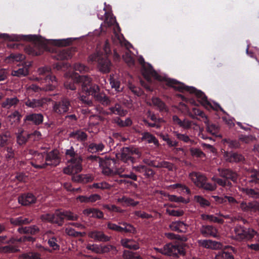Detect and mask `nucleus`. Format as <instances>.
Here are the masks:
<instances>
[{
  "instance_id": "nucleus-32",
  "label": "nucleus",
  "mask_w": 259,
  "mask_h": 259,
  "mask_svg": "<svg viewBox=\"0 0 259 259\" xmlns=\"http://www.w3.org/2000/svg\"><path fill=\"white\" fill-rule=\"evenodd\" d=\"M169 227L172 231L185 232L187 230L188 225L183 222L176 221L172 222L169 225Z\"/></svg>"
},
{
  "instance_id": "nucleus-48",
  "label": "nucleus",
  "mask_w": 259,
  "mask_h": 259,
  "mask_svg": "<svg viewBox=\"0 0 259 259\" xmlns=\"http://www.w3.org/2000/svg\"><path fill=\"white\" fill-rule=\"evenodd\" d=\"M72 43L71 38L52 40V44L56 46L66 47Z\"/></svg>"
},
{
  "instance_id": "nucleus-63",
  "label": "nucleus",
  "mask_w": 259,
  "mask_h": 259,
  "mask_svg": "<svg viewBox=\"0 0 259 259\" xmlns=\"http://www.w3.org/2000/svg\"><path fill=\"white\" fill-rule=\"evenodd\" d=\"M190 152L193 156L196 157L202 158L205 156V154L200 149L198 148H192L190 149Z\"/></svg>"
},
{
  "instance_id": "nucleus-20",
  "label": "nucleus",
  "mask_w": 259,
  "mask_h": 259,
  "mask_svg": "<svg viewBox=\"0 0 259 259\" xmlns=\"http://www.w3.org/2000/svg\"><path fill=\"white\" fill-rule=\"evenodd\" d=\"M111 41L114 46L122 47L124 46L128 49L129 46L131 45L127 42L124 38L122 34H120L116 32H114V35L112 36Z\"/></svg>"
},
{
  "instance_id": "nucleus-47",
  "label": "nucleus",
  "mask_w": 259,
  "mask_h": 259,
  "mask_svg": "<svg viewBox=\"0 0 259 259\" xmlns=\"http://www.w3.org/2000/svg\"><path fill=\"white\" fill-rule=\"evenodd\" d=\"M122 59L124 62L129 66H133L135 64V59L132 56V52L128 50H126L122 55Z\"/></svg>"
},
{
  "instance_id": "nucleus-21",
  "label": "nucleus",
  "mask_w": 259,
  "mask_h": 259,
  "mask_svg": "<svg viewBox=\"0 0 259 259\" xmlns=\"http://www.w3.org/2000/svg\"><path fill=\"white\" fill-rule=\"evenodd\" d=\"M198 243L199 246L211 249H219L222 247V244L219 242L211 240H199Z\"/></svg>"
},
{
  "instance_id": "nucleus-40",
  "label": "nucleus",
  "mask_w": 259,
  "mask_h": 259,
  "mask_svg": "<svg viewBox=\"0 0 259 259\" xmlns=\"http://www.w3.org/2000/svg\"><path fill=\"white\" fill-rule=\"evenodd\" d=\"M69 137L77 139L78 141L81 142H84L87 140L88 135L84 132L80 130H77L75 132H73L69 134Z\"/></svg>"
},
{
  "instance_id": "nucleus-27",
  "label": "nucleus",
  "mask_w": 259,
  "mask_h": 259,
  "mask_svg": "<svg viewBox=\"0 0 259 259\" xmlns=\"http://www.w3.org/2000/svg\"><path fill=\"white\" fill-rule=\"evenodd\" d=\"M45 99H30L27 98L24 101L25 105L29 108H36L43 107L46 103Z\"/></svg>"
},
{
  "instance_id": "nucleus-41",
  "label": "nucleus",
  "mask_w": 259,
  "mask_h": 259,
  "mask_svg": "<svg viewBox=\"0 0 259 259\" xmlns=\"http://www.w3.org/2000/svg\"><path fill=\"white\" fill-rule=\"evenodd\" d=\"M57 60H68L71 58V51L69 50L63 49L59 51L55 56Z\"/></svg>"
},
{
  "instance_id": "nucleus-15",
  "label": "nucleus",
  "mask_w": 259,
  "mask_h": 259,
  "mask_svg": "<svg viewBox=\"0 0 259 259\" xmlns=\"http://www.w3.org/2000/svg\"><path fill=\"white\" fill-rule=\"evenodd\" d=\"M123 225L124 226V227H122L111 222H108L107 224V227L110 230L120 233L124 232L134 234L136 232L135 228L132 225L127 223H124Z\"/></svg>"
},
{
  "instance_id": "nucleus-2",
  "label": "nucleus",
  "mask_w": 259,
  "mask_h": 259,
  "mask_svg": "<svg viewBox=\"0 0 259 259\" xmlns=\"http://www.w3.org/2000/svg\"><path fill=\"white\" fill-rule=\"evenodd\" d=\"M39 77L36 79L42 82L46 83V85L42 87H39L35 84L30 85L27 90L29 92L32 91L34 92H39L41 90L45 91H54L57 85L56 78L52 75L50 67L46 66L38 69Z\"/></svg>"
},
{
  "instance_id": "nucleus-44",
  "label": "nucleus",
  "mask_w": 259,
  "mask_h": 259,
  "mask_svg": "<svg viewBox=\"0 0 259 259\" xmlns=\"http://www.w3.org/2000/svg\"><path fill=\"white\" fill-rule=\"evenodd\" d=\"M166 82L167 85L172 87L178 91H183L184 90H186V87H184L183 84L175 79H167L166 80Z\"/></svg>"
},
{
  "instance_id": "nucleus-17",
  "label": "nucleus",
  "mask_w": 259,
  "mask_h": 259,
  "mask_svg": "<svg viewBox=\"0 0 259 259\" xmlns=\"http://www.w3.org/2000/svg\"><path fill=\"white\" fill-rule=\"evenodd\" d=\"M19 203L23 206H29L36 203V197L32 193L21 194L18 198Z\"/></svg>"
},
{
  "instance_id": "nucleus-5",
  "label": "nucleus",
  "mask_w": 259,
  "mask_h": 259,
  "mask_svg": "<svg viewBox=\"0 0 259 259\" xmlns=\"http://www.w3.org/2000/svg\"><path fill=\"white\" fill-rule=\"evenodd\" d=\"M11 48L20 49L23 48L26 53L28 55L32 56H39L41 55L45 51L48 50L47 45L41 42H32L31 44L25 47L17 42H13L8 45Z\"/></svg>"
},
{
  "instance_id": "nucleus-46",
  "label": "nucleus",
  "mask_w": 259,
  "mask_h": 259,
  "mask_svg": "<svg viewBox=\"0 0 259 259\" xmlns=\"http://www.w3.org/2000/svg\"><path fill=\"white\" fill-rule=\"evenodd\" d=\"M201 218L203 220H208L211 222L216 223L220 224H223L224 222V220L222 218L213 215L203 214L201 215Z\"/></svg>"
},
{
  "instance_id": "nucleus-52",
  "label": "nucleus",
  "mask_w": 259,
  "mask_h": 259,
  "mask_svg": "<svg viewBox=\"0 0 259 259\" xmlns=\"http://www.w3.org/2000/svg\"><path fill=\"white\" fill-rule=\"evenodd\" d=\"M173 134L174 136L177 138V139L185 143H190L191 144L194 143V141L190 139L189 137L186 134H180L177 131H174Z\"/></svg>"
},
{
  "instance_id": "nucleus-62",
  "label": "nucleus",
  "mask_w": 259,
  "mask_h": 259,
  "mask_svg": "<svg viewBox=\"0 0 259 259\" xmlns=\"http://www.w3.org/2000/svg\"><path fill=\"white\" fill-rule=\"evenodd\" d=\"M104 15L105 20L107 21V23L109 25H112L115 23H116L115 18L113 16L111 13L105 11Z\"/></svg>"
},
{
  "instance_id": "nucleus-12",
  "label": "nucleus",
  "mask_w": 259,
  "mask_h": 259,
  "mask_svg": "<svg viewBox=\"0 0 259 259\" xmlns=\"http://www.w3.org/2000/svg\"><path fill=\"white\" fill-rule=\"evenodd\" d=\"M92 62H97L100 70L103 73H108L110 70L111 62L107 58H104L99 53L92 54L89 56Z\"/></svg>"
},
{
  "instance_id": "nucleus-18",
  "label": "nucleus",
  "mask_w": 259,
  "mask_h": 259,
  "mask_svg": "<svg viewBox=\"0 0 259 259\" xmlns=\"http://www.w3.org/2000/svg\"><path fill=\"white\" fill-rule=\"evenodd\" d=\"M88 236L96 242H108L111 239V237L106 235L103 231L97 230L89 232Z\"/></svg>"
},
{
  "instance_id": "nucleus-30",
  "label": "nucleus",
  "mask_w": 259,
  "mask_h": 259,
  "mask_svg": "<svg viewBox=\"0 0 259 259\" xmlns=\"http://www.w3.org/2000/svg\"><path fill=\"white\" fill-rule=\"evenodd\" d=\"M71 179L74 182L86 184L92 182L94 178L92 175L90 174H80L72 176Z\"/></svg>"
},
{
  "instance_id": "nucleus-14",
  "label": "nucleus",
  "mask_w": 259,
  "mask_h": 259,
  "mask_svg": "<svg viewBox=\"0 0 259 259\" xmlns=\"http://www.w3.org/2000/svg\"><path fill=\"white\" fill-rule=\"evenodd\" d=\"M45 161L48 166H57L61 162L59 152L57 149L46 152Z\"/></svg>"
},
{
  "instance_id": "nucleus-1",
  "label": "nucleus",
  "mask_w": 259,
  "mask_h": 259,
  "mask_svg": "<svg viewBox=\"0 0 259 259\" xmlns=\"http://www.w3.org/2000/svg\"><path fill=\"white\" fill-rule=\"evenodd\" d=\"M80 82V90L82 93L92 96L95 100L104 106L110 105L111 101L104 93H100L99 87L94 83L91 77L82 75L78 78Z\"/></svg>"
},
{
  "instance_id": "nucleus-19",
  "label": "nucleus",
  "mask_w": 259,
  "mask_h": 259,
  "mask_svg": "<svg viewBox=\"0 0 259 259\" xmlns=\"http://www.w3.org/2000/svg\"><path fill=\"white\" fill-rule=\"evenodd\" d=\"M35 35H18L16 34L9 35L6 33L0 34V37L3 38L5 40L12 41H19L20 40H34L35 38Z\"/></svg>"
},
{
  "instance_id": "nucleus-8",
  "label": "nucleus",
  "mask_w": 259,
  "mask_h": 259,
  "mask_svg": "<svg viewBox=\"0 0 259 259\" xmlns=\"http://www.w3.org/2000/svg\"><path fill=\"white\" fill-rule=\"evenodd\" d=\"M257 234V232L252 228L237 226L234 229L232 238L239 241H247L252 239Z\"/></svg>"
},
{
  "instance_id": "nucleus-9",
  "label": "nucleus",
  "mask_w": 259,
  "mask_h": 259,
  "mask_svg": "<svg viewBox=\"0 0 259 259\" xmlns=\"http://www.w3.org/2000/svg\"><path fill=\"white\" fill-rule=\"evenodd\" d=\"M118 160L111 157H106L100 160V166L103 167V172L106 175H112L114 174L120 175L121 170L117 167Z\"/></svg>"
},
{
  "instance_id": "nucleus-49",
  "label": "nucleus",
  "mask_w": 259,
  "mask_h": 259,
  "mask_svg": "<svg viewBox=\"0 0 259 259\" xmlns=\"http://www.w3.org/2000/svg\"><path fill=\"white\" fill-rule=\"evenodd\" d=\"M29 139L28 134H24L23 132L18 133L17 136V143L19 145L25 144Z\"/></svg>"
},
{
  "instance_id": "nucleus-38",
  "label": "nucleus",
  "mask_w": 259,
  "mask_h": 259,
  "mask_svg": "<svg viewBox=\"0 0 259 259\" xmlns=\"http://www.w3.org/2000/svg\"><path fill=\"white\" fill-rule=\"evenodd\" d=\"M117 201L123 206H135L138 204V201H135L133 199L125 196L119 198Z\"/></svg>"
},
{
  "instance_id": "nucleus-43",
  "label": "nucleus",
  "mask_w": 259,
  "mask_h": 259,
  "mask_svg": "<svg viewBox=\"0 0 259 259\" xmlns=\"http://www.w3.org/2000/svg\"><path fill=\"white\" fill-rule=\"evenodd\" d=\"M104 148L105 145L102 143L99 144L92 143L88 146V151L92 153L102 152Z\"/></svg>"
},
{
  "instance_id": "nucleus-23",
  "label": "nucleus",
  "mask_w": 259,
  "mask_h": 259,
  "mask_svg": "<svg viewBox=\"0 0 259 259\" xmlns=\"http://www.w3.org/2000/svg\"><path fill=\"white\" fill-rule=\"evenodd\" d=\"M200 231L201 234L205 237L211 236L217 238L218 237V231L217 228L212 226H202L200 228Z\"/></svg>"
},
{
  "instance_id": "nucleus-57",
  "label": "nucleus",
  "mask_w": 259,
  "mask_h": 259,
  "mask_svg": "<svg viewBox=\"0 0 259 259\" xmlns=\"http://www.w3.org/2000/svg\"><path fill=\"white\" fill-rule=\"evenodd\" d=\"M211 180L217 183L219 185L225 187L226 186L231 187L232 186V184L230 182L228 181L227 180H223L219 178H217L215 176L211 178Z\"/></svg>"
},
{
  "instance_id": "nucleus-39",
  "label": "nucleus",
  "mask_w": 259,
  "mask_h": 259,
  "mask_svg": "<svg viewBox=\"0 0 259 259\" xmlns=\"http://www.w3.org/2000/svg\"><path fill=\"white\" fill-rule=\"evenodd\" d=\"M121 245L127 248L133 250H137L139 248L138 244L133 240L127 238L122 239L121 240Z\"/></svg>"
},
{
  "instance_id": "nucleus-45",
  "label": "nucleus",
  "mask_w": 259,
  "mask_h": 259,
  "mask_svg": "<svg viewBox=\"0 0 259 259\" xmlns=\"http://www.w3.org/2000/svg\"><path fill=\"white\" fill-rule=\"evenodd\" d=\"M29 74L28 67L26 66L22 67L17 70H13L11 72V75L13 76L18 77H22L27 76Z\"/></svg>"
},
{
  "instance_id": "nucleus-28",
  "label": "nucleus",
  "mask_w": 259,
  "mask_h": 259,
  "mask_svg": "<svg viewBox=\"0 0 259 259\" xmlns=\"http://www.w3.org/2000/svg\"><path fill=\"white\" fill-rule=\"evenodd\" d=\"M80 76H82V75H78L76 73L73 77L68 78L64 83L65 88L72 91L75 90L77 85L80 86V82L77 80Z\"/></svg>"
},
{
  "instance_id": "nucleus-11",
  "label": "nucleus",
  "mask_w": 259,
  "mask_h": 259,
  "mask_svg": "<svg viewBox=\"0 0 259 259\" xmlns=\"http://www.w3.org/2000/svg\"><path fill=\"white\" fill-rule=\"evenodd\" d=\"M162 254L174 256H178L179 254H184L185 252L182 246L168 243L161 248H155Z\"/></svg>"
},
{
  "instance_id": "nucleus-26",
  "label": "nucleus",
  "mask_w": 259,
  "mask_h": 259,
  "mask_svg": "<svg viewBox=\"0 0 259 259\" xmlns=\"http://www.w3.org/2000/svg\"><path fill=\"white\" fill-rule=\"evenodd\" d=\"M189 177L195 185L199 187L203 186V183L206 181V177L199 172H192L189 174Z\"/></svg>"
},
{
  "instance_id": "nucleus-13",
  "label": "nucleus",
  "mask_w": 259,
  "mask_h": 259,
  "mask_svg": "<svg viewBox=\"0 0 259 259\" xmlns=\"http://www.w3.org/2000/svg\"><path fill=\"white\" fill-rule=\"evenodd\" d=\"M44 115L40 113H30L27 114L23 119L25 125H34L38 126L41 124L44 121Z\"/></svg>"
},
{
  "instance_id": "nucleus-36",
  "label": "nucleus",
  "mask_w": 259,
  "mask_h": 259,
  "mask_svg": "<svg viewBox=\"0 0 259 259\" xmlns=\"http://www.w3.org/2000/svg\"><path fill=\"white\" fill-rule=\"evenodd\" d=\"M54 217H52V223L57 224L59 226H62L64 223V216L63 211H60L59 209L56 210L54 213L53 214Z\"/></svg>"
},
{
  "instance_id": "nucleus-4",
  "label": "nucleus",
  "mask_w": 259,
  "mask_h": 259,
  "mask_svg": "<svg viewBox=\"0 0 259 259\" xmlns=\"http://www.w3.org/2000/svg\"><path fill=\"white\" fill-rule=\"evenodd\" d=\"M58 239L57 237L53 236L50 237L48 241V243L52 249L45 247L41 245H37L36 247L38 251L32 250L26 253H24L21 255V259H43L41 256V252L47 251L52 252V250H58L60 249V245L57 243Z\"/></svg>"
},
{
  "instance_id": "nucleus-56",
  "label": "nucleus",
  "mask_w": 259,
  "mask_h": 259,
  "mask_svg": "<svg viewBox=\"0 0 259 259\" xmlns=\"http://www.w3.org/2000/svg\"><path fill=\"white\" fill-rule=\"evenodd\" d=\"M128 88L132 92L138 97L144 95V91L139 87L135 86L132 83H129Z\"/></svg>"
},
{
  "instance_id": "nucleus-24",
  "label": "nucleus",
  "mask_w": 259,
  "mask_h": 259,
  "mask_svg": "<svg viewBox=\"0 0 259 259\" xmlns=\"http://www.w3.org/2000/svg\"><path fill=\"white\" fill-rule=\"evenodd\" d=\"M82 213L84 215L90 218L98 219H103L104 218L103 212L96 208H86L83 210Z\"/></svg>"
},
{
  "instance_id": "nucleus-37",
  "label": "nucleus",
  "mask_w": 259,
  "mask_h": 259,
  "mask_svg": "<svg viewBox=\"0 0 259 259\" xmlns=\"http://www.w3.org/2000/svg\"><path fill=\"white\" fill-rule=\"evenodd\" d=\"M18 231L20 233L35 235L39 232V229L36 226L33 225L29 227H19L18 229Z\"/></svg>"
},
{
  "instance_id": "nucleus-42",
  "label": "nucleus",
  "mask_w": 259,
  "mask_h": 259,
  "mask_svg": "<svg viewBox=\"0 0 259 259\" xmlns=\"http://www.w3.org/2000/svg\"><path fill=\"white\" fill-rule=\"evenodd\" d=\"M240 191L245 193L249 197L253 198H259V190L247 188H241Z\"/></svg>"
},
{
  "instance_id": "nucleus-53",
  "label": "nucleus",
  "mask_w": 259,
  "mask_h": 259,
  "mask_svg": "<svg viewBox=\"0 0 259 259\" xmlns=\"http://www.w3.org/2000/svg\"><path fill=\"white\" fill-rule=\"evenodd\" d=\"M214 259H234V258L231 253L221 251L216 254Z\"/></svg>"
},
{
  "instance_id": "nucleus-6",
  "label": "nucleus",
  "mask_w": 259,
  "mask_h": 259,
  "mask_svg": "<svg viewBox=\"0 0 259 259\" xmlns=\"http://www.w3.org/2000/svg\"><path fill=\"white\" fill-rule=\"evenodd\" d=\"M73 109L74 107L72 105V100L66 96L62 97L59 100L53 103V111L61 116L73 112Z\"/></svg>"
},
{
  "instance_id": "nucleus-50",
  "label": "nucleus",
  "mask_w": 259,
  "mask_h": 259,
  "mask_svg": "<svg viewBox=\"0 0 259 259\" xmlns=\"http://www.w3.org/2000/svg\"><path fill=\"white\" fill-rule=\"evenodd\" d=\"M148 164L152 165L156 167L166 168L169 170H171L173 167V164L171 163L165 161L158 162L157 163H155V162L153 163V162L151 161L150 163H148Z\"/></svg>"
},
{
  "instance_id": "nucleus-34",
  "label": "nucleus",
  "mask_w": 259,
  "mask_h": 259,
  "mask_svg": "<svg viewBox=\"0 0 259 259\" xmlns=\"http://www.w3.org/2000/svg\"><path fill=\"white\" fill-rule=\"evenodd\" d=\"M147 81H149V77H152L158 81L163 80V77L159 75L152 67L151 64L147 63Z\"/></svg>"
},
{
  "instance_id": "nucleus-3",
  "label": "nucleus",
  "mask_w": 259,
  "mask_h": 259,
  "mask_svg": "<svg viewBox=\"0 0 259 259\" xmlns=\"http://www.w3.org/2000/svg\"><path fill=\"white\" fill-rule=\"evenodd\" d=\"M65 156L68 160L69 165L63 169L64 173L68 175H73L80 172L82 170V157L75 151L74 148L71 146L65 151Z\"/></svg>"
},
{
  "instance_id": "nucleus-59",
  "label": "nucleus",
  "mask_w": 259,
  "mask_h": 259,
  "mask_svg": "<svg viewBox=\"0 0 259 259\" xmlns=\"http://www.w3.org/2000/svg\"><path fill=\"white\" fill-rule=\"evenodd\" d=\"M92 188L100 189L102 190H108L111 188V185L105 182H102L101 183H94L92 186Z\"/></svg>"
},
{
  "instance_id": "nucleus-22",
  "label": "nucleus",
  "mask_w": 259,
  "mask_h": 259,
  "mask_svg": "<svg viewBox=\"0 0 259 259\" xmlns=\"http://www.w3.org/2000/svg\"><path fill=\"white\" fill-rule=\"evenodd\" d=\"M218 170L219 176L221 177L225 178V180H231L234 182H236L237 180L238 175L235 171L230 169L228 168H218Z\"/></svg>"
},
{
  "instance_id": "nucleus-58",
  "label": "nucleus",
  "mask_w": 259,
  "mask_h": 259,
  "mask_svg": "<svg viewBox=\"0 0 259 259\" xmlns=\"http://www.w3.org/2000/svg\"><path fill=\"white\" fill-rule=\"evenodd\" d=\"M204 122L207 126L206 129L208 132L212 135H215L216 133H217L218 129V127L215 125L213 124H209L207 118H206V119L204 121Z\"/></svg>"
},
{
  "instance_id": "nucleus-29",
  "label": "nucleus",
  "mask_w": 259,
  "mask_h": 259,
  "mask_svg": "<svg viewBox=\"0 0 259 259\" xmlns=\"http://www.w3.org/2000/svg\"><path fill=\"white\" fill-rule=\"evenodd\" d=\"M32 216H22L11 219V223L14 225L22 226L30 224L33 220Z\"/></svg>"
},
{
  "instance_id": "nucleus-51",
  "label": "nucleus",
  "mask_w": 259,
  "mask_h": 259,
  "mask_svg": "<svg viewBox=\"0 0 259 259\" xmlns=\"http://www.w3.org/2000/svg\"><path fill=\"white\" fill-rule=\"evenodd\" d=\"M19 102V100L17 98H7L6 100L3 103L2 107L5 108L9 109L12 106L16 105Z\"/></svg>"
},
{
  "instance_id": "nucleus-33",
  "label": "nucleus",
  "mask_w": 259,
  "mask_h": 259,
  "mask_svg": "<svg viewBox=\"0 0 259 259\" xmlns=\"http://www.w3.org/2000/svg\"><path fill=\"white\" fill-rule=\"evenodd\" d=\"M11 142L10 133L8 131H4L0 133V148L8 146Z\"/></svg>"
},
{
  "instance_id": "nucleus-55",
  "label": "nucleus",
  "mask_w": 259,
  "mask_h": 259,
  "mask_svg": "<svg viewBox=\"0 0 259 259\" xmlns=\"http://www.w3.org/2000/svg\"><path fill=\"white\" fill-rule=\"evenodd\" d=\"M74 109H73V112L71 113H67L65 115L64 119L69 124H73L75 123L78 120V118L75 114L74 113Z\"/></svg>"
},
{
  "instance_id": "nucleus-10",
  "label": "nucleus",
  "mask_w": 259,
  "mask_h": 259,
  "mask_svg": "<svg viewBox=\"0 0 259 259\" xmlns=\"http://www.w3.org/2000/svg\"><path fill=\"white\" fill-rule=\"evenodd\" d=\"M134 154L137 155L138 157L139 156L138 150L136 148L126 147L122 149L120 153L116 154V157L117 158H120L122 161L128 164H133L136 160V159L133 156Z\"/></svg>"
},
{
  "instance_id": "nucleus-25",
  "label": "nucleus",
  "mask_w": 259,
  "mask_h": 259,
  "mask_svg": "<svg viewBox=\"0 0 259 259\" xmlns=\"http://www.w3.org/2000/svg\"><path fill=\"white\" fill-rule=\"evenodd\" d=\"M224 158L226 161L231 163L240 162L245 160L244 156L241 154L233 152H225Z\"/></svg>"
},
{
  "instance_id": "nucleus-31",
  "label": "nucleus",
  "mask_w": 259,
  "mask_h": 259,
  "mask_svg": "<svg viewBox=\"0 0 259 259\" xmlns=\"http://www.w3.org/2000/svg\"><path fill=\"white\" fill-rule=\"evenodd\" d=\"M186 90L189 92L190 93L195 94L197 97L199 99L202 104L204 105H208L209 104L207 101V97L202 92L197 91L194 88L188 87H186Z\"/></svg>"
},
{
  "instance_id": "nucleus-7",
  "label": "nucleus",
  "mask_w": 259,
  "mask_h": 259,
  "mask_svg": "<svg viewBox=\"0 0 259 259\" xmlns=\"http://www.w3.org/2000/svg\"><path fill=\"white\" fill-rule=\"evenodd\" d=\"M5 230V227L0 224V233ZM18 240L14 238H8L6 236H0V251L4 253L15 252L17 251V244Z\"/></svg>"
},
{
  "instance_id": "nucleus-35",
  "label": "nucleus",
  "mask_w": 259,
  "mask_h": 259,
  "mask_svg": "<svg viewBox=\"0 0 259 259\" xmlns=\"http://www.w3.org/2000/svg\"><path fill=\"white\" fill-rule=\"evenodd\" d=\"M109 110L110 114H114L120 116H124L127 113V110L124 109L119 103H116L114 106L110 107Z\"/></svg>"
},
{
  "instance_id": "nucleus-16",
  "label": "nucleus",
  "mask_w": 259,
  "mask_h": 259,
  "mask_svg": "<svg viewBox=\"0 0 259 259\" xmlns=\"http://www.w3.org/2000/svg\"><path fill=\"white\" fill-rule=\"evenodd\" d=\"M45 153V152L44 153H36L30 162V164L38 169L46 168L47 164L46 163V161L44 162Z\"/></svg>"
},
{
  "instance_id": "nucleus-64",
  "label": "nucleus",
  "mask_w": 259,
  "mask_h": 259,
  "mask_svg": "<svg viewBox=\"0 0 259 259\" xmlns=\"http://www.w3.org/2000/svg\"><path fill=\"white\" fill-rule=\"evenodd\" d=\"M194 200L202 207H205L210 205V203L208 200L200 196H195L194 197Z\"/></svg>"
},
{
  "instance_id": "nucleus-54",
  "label": "nucleus",
  "mask_w": 259,
  "mask_h": 259,
  "mask_svg": "<svg viewBox=\"0 0 259 259\" xmlns=\"http://www.w3.org/2000/svg\"><path fill=\"white\" fill-rule=\"evenodd\" d=\"M90 96V95H81L80 93H78V98L81 102V103L83 104L84 106H92L93 102L92 99L89 98Z\"/></svg>"
},
{
  "instance_id": "nucleus-60",
  "label": "nucleus",
  "mask_w": 259,
  "mask_h": 259,
  "mask_svg": "<svg viewBox=\"0 0 259 259\" xmlns=\"http://www.w3.org/2000/svg\"><path fill=\"white\" fill-rule=\"evenodd\" d=\"M64 219L65 218L67 220L70 221H76L78 220V215L76 214L69 211H63Z\"/></svg>"
},
{
  "instance_id": "nucleus-61",
  "label": "nucleus",
  "mask_w": 259,
  "mask_h": 259,
  "mask_svg": "<svg viewBox=\"0 0 259 259\" xmlns=\"http://www.w3.org/2000/svg\"><path fill=\"white\" fill-rule=\"evenodd\" d=\"M125 259H142L141 257L135 253L128 250H125L123 254Z\"/></svg>"
}]
</instances>
